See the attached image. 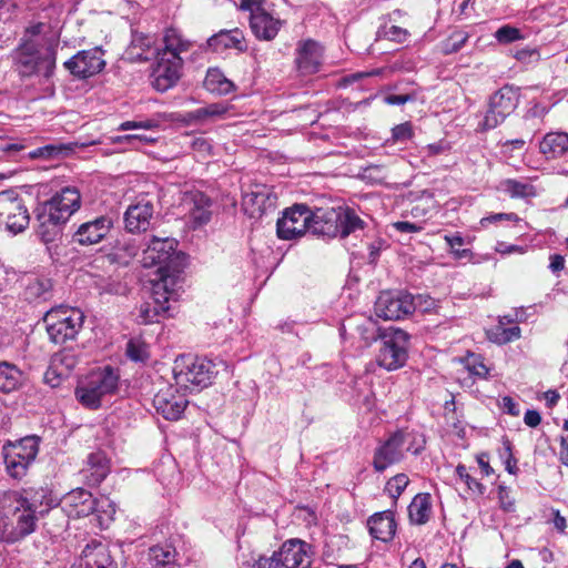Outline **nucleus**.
I'll use <instances>...</instances> for the list:
<instances>
[{
    "mask_svg": "<svg viewBox=\"0 0 568 568\" xmlns=\"http://www.w3.org/2000/svg\"><path fill=\"white\" fill-rule=\"evenodd\" d=\"M178 242L169 236H152L144 248V268L158 266L154 277H149L150 294L144 300V324L169 317L175 310L182 288L181 274L186 264V255L176 250Z\"/></svg>",
    "mask_w": 568,
    "mask_h": 568,
    "instance_id": "f257e3e1",
    "label": "nucleus"
},
{
    "mask_svg": "<svg viewBox=\"0 0 568 568\" xmlns=\"http://www.w3.org/2000/svg\"><path fill=\"white\" fill-rule=\"evenodd\" d=\"M55 505L57 500L41 489L26 493V496L17 498L9 509L0 508V539L14 542L32 534L39 517Z\"/></svg>",
    "mask_w": 568,
    "mask_h": 568,
    "instance_id": "f03ea898",
    "label": "nucleus"
},
{
    "mask_svg": "<svg viewBox=\"0 0 568 568\" xmlns=\"http://www.w3.org/2000/svg\"><path fill=\"white\" fill-rule=\"evenodd\" d=\"M81 195L77 187L67 186L36 209L37 234L45 244H52L62 236V226L80 209Z\"/></svg>",
    "mask_w": 568,
    "mask_h": 568,
    "instance_id": "7ed1b4c3",
    "label": "nucleus"
},
{
    "mask_svg": "<svg viewBox=\"0 0 568 568\" xmlns=\"http://www.w3.org/2000/svg\"><path fill=\"white\" fill-rule=\"evenodd\" d=\"M81 195L77 187L67 186L36 209L37 234L45 244H52L62 236V226L80 209Z\"/></svg>",
    "mask_w": 568,
    "mask_h": 568,
    "instance_id": "20e7f679",
    "label": "nucleus"
},
{
    "mask_svg": "<svg viewBox=\"0 0 568 568\" xmlns=\"http://www.w3.org/2000/svg\"><path fill=\"white\" fill-rule=\"evenodd\" d=\"M120 374L110 365L97 367L81 377L75 387V398L87 408L97 409L102 398L116 392Z\"/></svg>",
    "mask_w": 568,
    "mask_h": 568,
    "instance_id": "39448f33",
    "label": "nucleus"
},
{
    "mask_svg": "<svg viewBox=\"0 0 568 568\" xmlns=\"http://www.w3.org/2000/svg\"><path fill=\"white\" fill-rule=\"evenodd\" d=\"M215 365L205 357L181 355L174 362L172 375L180 388L201 390L212 384Z\"/></svg>",
    "mask_w": 568,
    "mask_h": 568,
    "instance_id": "423d86ee",
    "label": "nucleus"
},
{
    "mask_svg": "<svg viewBox=\"0 0 568 568\" xmlns=\"http://www.w3.org/2000/svg\"><path fill=\"white\" fill-rule=\"evenodd\" d=\"M50 341L63 344L74 339L82 328L84 314L79 308L69 306L53 307L43 316Z\"/></svg>",
    "mask_w": 568,
    "mask_h": 568,
    "instance_id": "0eeeda50",
    "label": "nucleus"
},
{
    "mask_svg": "<svg viewBox=\"0 0 568 568\" xmlns=\"http://www.w3.org/2000/svg\"><path fill=\"white\" fill-rule=\"evenodd\" d=\"M16 59L22 75L41 74L49 78L55 68V49L52 44L39 47L31 41L21 42Z\"/></svg>",
    "mask_w": 568,
    "mask_h": 568,
    "instance_id": "6e6552de",
    "label": "nucleus"
},
{
    "mask_svg": "<svg viewBox=\"0 0 568 568\" xmlns=\"http://www.w3.org/2000/svg\"><path fill=\"white\" fill-rule=\"evenodd\" d=\"M379 339L377 364L387 371H395L404 366L407 361L408 333L400 328L389 327L381 333Z\"/></svg>",
    "mask_w": 568,
    "mask_h": 568,
    "instance_id": "1a4fd4ad",
    "label": "nucleus"
},
{
    "mask_svg": "<svg viewBox=\"0 0 568 568\" xmlns=\"http://www.w3.org/2000/svg\"><path fill=\"white\" fill-rule=\"evenodd\" d=\"M39 452V439L36 436H26L14 443L3 446V459L7 473L12 478H22L34 462Z\"/></svg>",
    "mask_w": 568,
    "mask_h": 568,
    "instance_id": "9d476101",
    "label": "nucleus"
},
{
    "mask_svg": "<svg viewBox=\"0 0 568 568\" xmlns=\"http://www.w3.org/2000/svg\"><path fill=\"white\" fill-rule=\"evenodd\" d=\"M413 434L404 429L393 433L384 443H382L374 453L373 467L376 471L382 473L389 466L402 462L405 452L418 454L420 448H414L410 444Z\"/></svg>",
    "mask_w": 568,
    "mask_h": 568,
    "instance_id": "9b49d317",
    "label": "nucleus"
},
{
    "mask_svg": "<svg viewBox=\"0 0 568 568\" xmlns=\"http://www.w3.org/2000/svg\"><path fill=\"white\" fill-rule=\"evenodd\" d=\"M518 101L517 89L508 84L500 88L489 99L488 110L479 124L480 130L488 131L497 128L516 110Z\"/></svg>",
    "mask_w": 568,
    "mask_h": 568,
    "instance_id": "f8f14e48",
    "label": "nucleus"
},
{
    "mask_svg": "<svg viewBox=\"0 0 568 568\" xmlns=\"http://www.w3.org/2000/svg\"><path fill=\"white\" fill-rule=\"evenodd\" d=\"M29 222V212L19 194L13 190L0 192V225L18 234L28 227Z\"/></svg>",
    "mask_w": 568,
    "mask_h": 568,
    "instance_id": "ddd939ff",
    "label": "nucleus"
},
{
    "mask_svg": "<svg viewBox=\"0 0 568 568\" xmlns=\"http://www.w3.org/2000/svg\"><path fill=\"white\" fill-rule=\"evenodd\" d=\"M415 311V298L406 292H382L375 302V314L384 320L396 321Z\"/></svg>",
    "mask_w": 568,
    "mask_h": 568,
    "instance_id": "4468645a",
    "label": "nucleus"
},
{
    "mask_svg": "<svg viewBox=\"0 0 568 568\" xmlns=\"http://www.w3.org/2000/svg\"><path fill=\"white\" fill-rule=\"evenodd\" d=\"M183 58H165L155 54L150 73L151 84L159 92H165L178 84L183 74Z\"/></svg>",
    "mask_w": 568,
    "mask_h": 568,
    "instance_id": "2eb2a0df",
    "label": "nucleus"
},
{
    "mask_svg": "<svg viewBox=\"0 0 568 568\" xmlns=\"http://www.w3.org/2000/svg\"><path fill=\"white\" fill-rule=\"evenodd\" d=\"M312 211L305 204H295L283 212L277 220L276 233L281 240H293L304 235L308 231Z\"/></svg>",
    "mask_w": 568,
    "mask_h": 568,
    "instance_id": "dca6fc26",
    "label": "nucleus"
},
{
    "mask_svg": "<svg viewBox=\"0 0 568 568\" xmlns=\"http://www.w3.org/2000/svg\"><path fill=\"white\" fill-rule=\"evenodd\" d=\"M155 413L168 420H178L184 413L189 400L181 394L178 386L166 385L160 387L152 400Z\"/></svg>",
    "mask_w": 568,
    "mask_h": 568,
    "instance_id": "f3484780",
    "label": "nucleus"
},
{
    "mask_svg": "<svg viewBox=\"0 0 568 568\" xmlns=\"http://www.w3.org/2000/svg\"><path fill=\"white\" fill-rule=\"evenodd\" d=\"M71 568H118V564L108 542L91 539Z\"/></svg>",
    "mask_w": 568,
    "mask_h": 568,
    "instance_id": "a211bd4d",
    "label": "nucleus"
},
{
    "mask_svg": "<svg viewBox=\"0 0 568 568\" xmlns=\"http://www.w3.org/2000/svg\"><path fill=\"white\" fill-rule=\"evenodd\" d=\"M64 67L78 78H90L104 69L103 51L98 47L80 51L65 61Z\"/></svg>",
    "mask_w": 568,
    "mask_h": 568,
    "instance_id": "6ab92c4d",
    "label": "nucleus"
},
{
    "mask_svg": "<svg viewBox=\"0 0 568 568\" xmlns=\"http://www.w3.org/2000/svg\"><path fill=\"white\" fill-rule=\"evenodd\" d=\"M79 362V356L72 348H64L55 353L52 355L50 365L44 374L45 382L52 387L58 386L63 378H67L72 373Z\"/></svg>",
    "mask_w": 568,
    "mask_h": 568,
    "instance_id": "aec40b11",
    "label": "nucleus"
},
{
    "mask_svg": "<svg viewBox=\"0 0 568 568\" xmlns=\"http://www.w3.org/2000/svg\"><path fill=\"white\" fill-rule=\"evenodd\" d=\"M277 554L284 568L311 567V546L303 540L291 539L285 541Z\"/></svg>",
    "mask_w": 568,
    "mask_h": 568,
    "instance_id": "412c9836",
    "label": "nucleus"
},
{
    "mask_svg": "<svg viewBox=\"0 0 568 568\" xmlns=\"http://www.w3.org/2000/svg\"><path fill=\"white\" fill-rule=\"evenodd\" d=\"M60 504L68 517L81 518L93 514L95 498L89 490L77 488L65 494Z\"/></svg>",
    "mask_w": 568,
    "mask_h": 568,
    "instance_id": "4be33fe9",
    "label": "nucleus"
},
{
    "mask_svg": "<svg viewBox=\"0 0 568 568\" xmlns=\"http://www.w3.org/2000/svg\"><path fill=\"white\" fill-rule=\"evenodd\" d=\"M184 206L187 210L186 223L191 229L196 230L206 225L211 220V200L201 192H194L184 199Z\"/></svg>",
    "mask_w": 568,
    "mask_h": 568,
    "instance_id": "5701e85b",
    "label": "nucleus"
},
{
    "mask_svg": "<svg viewBox=\"0 0 568 568\" xmlns=\"http://www.w3.org/2000/svg\"><path fill=\"white\" fill-rule=\"evenodd\" d=\"M339 219L341 215L338 214V207H318L315 211H312L307 232H311L314 235L336 237L338 236L339 231Z\"/></svg>",
    "mask_w": 568,
    "mask_h": 568,
    "instance_id": "b1692460",
    "label": "nucleus"
},
{
    "mask_svg": "<svg viewBox=\"0 0 568 568\" xmlns=\"http://www.w3.org/2000/svg\"><path fill=\"white\" fill-rule=\"evenodd\" d=\"M112 227V220L106 216L82 223L73 235L74 242L80 245H93L101 242Z\"/></svg>",
    "mask_w": 568,
    "mask_h": 568,
    "instance_id": "393cba45",
    "label": "nucleus"
},
{
    "mask_svg": "<svg viewBox=\"0 0 568 568\" xmlns=\"http://www.w3.org/2000/svg\"><path fill=\"white\" fill-rule=\"evenodd\" d=\"M296 67L303 75L316 73L322 63V48L313 41L306 40L297 48Z\"/></svg>",
    "mask_w": 568,
    "mask_h": 568,
    "instance_id": "a878e982",
    "label": "nucleus"
},
{
    "mask_svg": "<svg viewBox=\"0 0 568 568\" xmlns=\"http://www.w3.org/2000/svg\"><path fill=\"white\" fill-rule=\"evenodd\" d=\"M250 28L260 40L270 41L276 37L281 21L274 19L264 8L250 14Z\"/></svg>",
    "mask_w": 568,
    "mask_h": 568,
    "instance_id": "bb28decb",
    "label": "nucleus"
},
{
    "mask_svg": "<svg viewBox=\"0 0 568 568\" xmlns=\"http://www.w3.org/2000/svg\"><path fill=\"white\" fill-rule=\"evenodd\" d=\"M369 534L373 538L387 542L396 532V521L390 510L374 514L367 521Z\"/></svg>",
    "mask_w": 568,
    "mask_h": 568,
    "instance_id": "cd10ccee",
    "label": "nucleus"
},
{
    "mask_svg": "<svg viewBox=\"0 0 568 568\" xmlns=\"http://www.w3.org/2000/svg\"><path fill=\"white\" fill-rule=\"evenodd\" d=\"M192 48V42L185 39L181 32L174 28H168L162 38V47L156 48L155 52L159 55L170 58H182V54Z\"/></svg>",
    "mask_w": 568,
    "mask_h": 568,
    "instance_id": "c85d7f7f",
    "label": "nucleus"
},
{
    "mask_svg": "<svg viewBox=\"0 0 568 568\" xmlns=\"http://www.w3.org/2000/svg\"><path fill=\"white\" fill-rule=\"evenodd\" d=\"M540 153L549 161L568 155V133L555 131L545 134L539 143Z\"/></svg>",
    "mask_w": 568,
    "mask_h": 568,
    "instance_id": "c756f323",
    "label": "nucleus"
},
{
    "mask_svg": "<svg viewBox=\"0 0 568 568\" xmlns=\"http://www.w3.org/2000/svg\"><path fill=\"white\" fill-rule=\"evenodd\" d=\"M110 459L104 452L98 450L88 456L82 474L90 485H99L110 473Z\"/></svg>",
    "mask_w": 568,
    "mask_h": 568,
    "instance_id": "7c9ffc66",
    "label": "nucleus"
},
{
    "mask_svg": "<svg viewBox=\"0 0 568 568\" xmlns=\"http://www.w3.org/2000/svg\"><path fill=\"white\" fill-rule=\"evenodd\" d=\"M207 45L214 51L236 49L243 52L246 50L244 34L237 28L219 31L207 39Z\"/></svg>",
    "mask_w": 568,
    "mask_h": 568,
    "instance_id": "2f4dec72",
    "label": "nucleus"
},
{
    "mask_svg": "<svg viewBox=\"0 0 568 568\" xmlns=\"http://www.w3.org/2000/svg\"><path fill=\"white\" fill-rule=\"evenodd\" d=\"M24 373L14 364L0 362V394L18 390L24 383Z\"/></svg>",
    "mask_w": 568,
    "mask_h": 568,
    "instance_id": "473e14b6",
    "label": "nucleus"
},
{
    "mask_svg": "<svg viewBox=\"0 0 568 568\" xmlns=\"http://www.w3.org/2000/svg\"><path fill=\"white\" fill-rule=\"evenodd\" d=\"M52 296V282L43 276H30L24 287V297L30 302H44Z\"/></svg>",
    "mask_w": 568,
    "mask_h": 568,
    "instance_id": "72a5a7b5",
    "label": "nucleus"
},
{
    "mask_svg": "<svg viewBox=\"0 0 568 568\" xmlns=\"http://www.w3.org/2000/svg\"><path fill=\"white\" fill-rule=\"evenodd\" d=\"M432 513L430 495L417 494L408 506V516L413 524L424 525L429 520Z\"/></svg>",
    "mask_w": 568,
    "mask_h": 568,
    "instance_id": "f704fd0d",
    "label": "nucleus"
},
{
    "mask_svg": "<svg viewBox=\"0 0 568 568\" xmlns=\"http://www.w3.org/2000/svg\"><path fill=\"white\" fill-rule=\"evenodd\" d=\"M204 88L215 94L225 95L234 90V83L217 68H210L203 81Z\"/></svg>",
    "mask_w": 568,
    "mask_h": 568,
    "instance_id": "c9c22d12",
    "label": "nucleus"
},
{
    "mask_svg": "<svg viewBox=\"0 0 568 568\" xmlns=\"http://www.w3.org/2000/svg\"><path fill=\"white\" fill-rule=\"evenodd\" d=\"M145 358L146 353L144 352V359ZM171 373L172 369L164 363L154 362L152 366L144 364V375H146V379L151 385L150 392H156L160 387L171 385L168 381Z\"/></svg>",
    "mask_w": 568,
    "mask_h": 568,
    "instance_id": "e433bc0d",
    "label": "nucleus"
},
{
    "mask_svg": "<svg viewBox=\"0 0 568 568\" xmlns=\"http://www.w3.org/2000/svg\"><path fill=\"white\" fill-rule=\"evenodd\" d=\"M149 568H172L175 565V552L171 546H153L149 549Z\"/></svg>",
    "mask_w": 568,
    "mask_h": 568,
    "instance_id": "4c0bfd02",
    "label": "nucleus"
},
{
    "mask_svg": "<svg viewBox=\"0 0 568 568\" xmlns=\"http://www.w3.org/2000/svg\"><path fill=\"white\" fill-rule=\"evenodd\" d=\"M341 219L338 221V236L347 237L349 234L364 229V221L355 213L354 210L348 207H338Z\"/></svg>",
    "mask_w": 568,
    "mask_h": 568,
    "instance_id": "58836bf2",
    "label": "nucleus"
},
{
    "mask_svg": "<svg viewBox=\"0 0 568 568\" xmlns=\"http://www.w3.org/2000/svg\"><path fill=\"white\" fill-rule=\"evenodd\" d=\"M520 334L521 329L519 326L506 327L504 318H500L499 323L488 331V338L496 344L504 345L518 339Z\"/></svg>",
    "mask_w": 568,
    "mask_h": 568,
    "instance_id": "ea45409f",
    "label": "nucleus"
},
{
    "mask_svg": "<svg viewBox=\"0 0 568 568\" xmlns=\"http://www.w3.org/2000/svg\"><path fill=\"white\" fill-rule=\"evenodd\" d=\"M116 508L115 504L109 497L95 499L93 514L95 515L98 525L101 529L108 528L113 521Z\"/></svg>",
    "mask_w": 568,
    "mask_h": 568,
    "instance_id": "a19ab883",
    "label": "nucleus"
},
{
    "mask_svg": "<svg viewBox=\"0 0 568 568\" xmlns=\"http://www.w3.org/2000/svg\"><path fill=\"white\" fill-rule=\"evenodd\" d=\"M501 184H503V190L510 197L529 199V197H535L537 195L536 187L527 181L507 179Z\"/></svg>",
    "mask_w": 568,
    "mask_h": 568,
    "instance_id": "79ce46f5",
    "label": "nucleus"
},
{
    "mask_svg": "<svg viewBox=\"0 0 568 568\" xmlns=\"http://www.w3.org/2000/svg\"><path fill=\"white\" fill-rule=\"evenodd\" d=\"M229 111V106L223 103H211L209 105L199 108L194 111L186 113V119L189 121H203L209 118H222Z\"/></svg>",
    "mask_w": 568,
    "mask_h": 568,
    "instance_id": "37998d69",
    "label": "nucleus"
},
{
    "mask_svg": "<svg viewBox=\"0 0 568 568\" xmlns=\"http://www.w3.org/2000/svg\"><path fill=\"white\" fill-rule=\"evenodd\" d=\"M124 229L126 232L140 233L142 226V206L140 203L131 204L124 213Z\"/></svg>",
    "mask_w": 568,
    "mask_h": 568,
    "instance_id": "c03bdc74",
    "label": "nucleus"
},
{
    "mask_svg": "<svg viewBox=\"0 0 568 568\" xmlns=\"http://www.w3.org/2000/svg\"><path fill=\"white\" fill-rule=\"evenodd\" d=\"M469 36L465 31H455L440 44L444 54H452L459 51L467 42Z\"/></svg>",
    "mask_w": 568,
    "mask_h": 568,
    "instance_id": "a18cd8bd",
    "label": "nucleus"
},
{
    "mask_svg": "<svg viewBox=\"0 0 568 568\" xmlns=\"http://www.w3.org/2000/svg\"><path fill=\"white\" fill-rule=\"evenodd\" d=\"M409 479L407 475L397 474L386 483L385 491L389 495L392 499L396 501L407 487Z\"/></svg>",
    "mask_w": 568,
    "mask_h": 568,
    "instance_id": "49530a36",
    "label": "nucleus"
},
{
    "mask_svg": "<svg viewBox=\"0 0 568 568\" xmlns=\"http://www.w3.org/2000/svg\"><path fill=\"white\" fill-rule=\"evenodd\" d=\"M456 474L467 485L468 490L477 495H484L486 487L469 475L465 465L459 464L456 467Z\"/></svg>",
    "mask_w": 568,
    "mask_h": 568,
    "instance_id": "de8ad7c7",
    "label": "nucleus"
},
{
    "mask_svg": "<svg viewBox=\"0 0 568 568\" xmlns=\"http://www.w3.org/2000/svg\"><path fill=\"white\" fill-rule=\"evenodd\" d=\"M43 29H44V23H42V22H37V23L30 24L29 27L26 28V31L21 39V42L31 41L36 45L47 47L48 44H45L43 39L40 37Z\"/></svg>",
    "mask_w": 568,
    "mask_h": 568,
    "instance_id": "09e8293b",
    "label": "nucleus"
},
{
    "mask_svg": "<svg viewBox=\"0 0 568 568\" xmlns=\"http://www.w3.org/2000/svg\"><path fill=\"white\" fill-rule=\"evenodd\" d=\"M495 38L499 43H511L523 39V34L519 29L506 24L497 29Z\"/></svg>",
    "mask_w": 568,
    "mask_h": 568,
    "instance_id": "8fccbe9b",
    "label": "nucleus"
},
{
    "mask_svg": "<svg viewBox=\"0 0 568 568\" xmlns=\"http://www.w3.org/2000/svg\"><path fill=\"white\" fill-rule=\"evenodd\" d=\"M356 329L366 345H369L373 341H376L381 335L376 324L371 320H365L362 324L357 325Z\"/></svg>",
    "mask_w": 568,
    "mask_h": 568,
    "instance_id": "3c124183",
    "label": "nucleus"
},
{
    "mask_svg": "<svg viewBox=\"0 0 568 568\" xmlns=\"http://www.w3.org/2000/svg\"><path fill=\"white\" fill-rule=\"evenodd\" d=\"M466 366L471 375H475V376H478L481 378H486L488 376L489 369L484 364V361H483L481 356H479V355H470L467 358Z\"/></svg>",
    "mask_w": 568,
    "mask_h": 568,
    "instance_id": "603ef678",
    "label": "nucleus"
},
{
    "mask_svg": "<svg viewBox=\"0 0 568 568\" xmlns=\"http://www.w3.org/2000/svg\"><path fill=\"white\" fill-rule=\"evenodd\" d=\"M445 241L447 245L452 248V252L456 258H468L473 256V253L468 248L455 250L456 246H462L464 244V240L459 235H446Z\"/></svg>",
    "mask_w": 568,
    "mask_h": 568,
    "instance_id": "864d4df0",
    "label": "nucleus"
},
{
    "mask_svg": "<svg viewBox=\"0 0 568 568\" xmlns=\"http://www.w3.org/2000/svg\"><path fill=\"white\" fill-rule=\"evenodd\" d=\"M498 501L501 510L506 513L515 511V499L510 496V489L505 485L498 486Z\"/></svg>",
    "mask_w": 568,
    "mask_h": 568,
    "instance_id": "5fc2aeb1",
    "label": "nucleus"
},
{
    "mask_svg": "<svg viewBox=\"0 0 568 568\" xmlns=\"http://www.w3.org/2000/svg\"><path fill=\"white\" fill-rule=\"evenodd\" d=\"M514 58L524 64H534L540 60V53L537 49L524 48L517 50Z\"/></svg>",
    "mask_w": 568,
    "mask_h": 568,
    "instance_id": "6e6d98bb",
    "label": "nucleus"
},
{
    "mask_svg": "<svg viewBox=\"0 0 568 568\" xmlns=\"http://www.w3.org/2000/svg\"><path fill=\"white\" fill-rule=\"evenodd\" d=\"M281 559L278 557L277 551H274L271 557L260 556L251 565V568H280Z\"/></svg>",
    "mask_w": 568,
    "mask_h": 568,
    "instance_id": "4d7b16f0",
    "label": "nucleus"
},
{
    "mask_svg": "<svg viewBox=\"0 0 568 568\" xmlns=\"http://www.w3.org/2000/svg\"><path fill=\"white\" fill-rule=\"evenodd\" d=\"M392 136L394 141L405 142L413 136L412 125L408 122L400 123L393 128Z\"/></svg>",
    "mask_w": 568,
    "mask_h": 568,
    "instance_id": "13d9d810",
    "label": "nucleus"
},
{
    "mask_svg": "<svg viewBox=\"0 0 568 568\" xmlns=\"http://www.w3.org/2000/svg\"><path fill=\"white\" fill-rule=\"evenodd\" d=\"M125 354L133 362L142 359V342L139 338L130 339L126 344Z\"/></svg>",
    "mask_w": 568,
    "mask_h": 568,
    "instance_id": "bf43d9fd",
    "label": "nucleus"
},
{
    "mask_svg": "<svg viewBox=\"0 0 568 568\" xmlns=\"http://www.w3.org/2000/svg\"><path fill=\"white\" fill-rule=\"evenodd\" d=\"M192 150L200 156L205 158L211 154L212 145L205 138H195L191 143Z\"/></svg>",
    "mask_w": 568,
    "mask_h": 568,
    "instance_id": "052dcab7",
    "label": "nucleus"
},
{
    "mask_svg": "<svg viewBox=\"0 0 568 568\" xmlns=\"http://www.w3.org/2000/svg\"><path fill=\"white\" fill-rule=\"evenodd\" d=\"M385 168L378 164H372L365 168L364 176L376 182H383L386 179L384 174Z\"/></svg>",
    "mask_w": 568,
    "mask_h": 568,
    "instance_id": "680f3d73",
    "label": "nucleus"
},
{
    "mask_svg": "<svg viewBox=\"0 0 568 568\" xmlns=\"http://www.w3.org/2000/svg\"><path fill=\"white\" fill-rule=\"evenodd\" d=\"M499 407L511 416H518L520 413L518 404L510 396H504L499 402Z\"/></svg>",
    "mask_w": 568,
    "mask_h": 568,
    "instance_id": "e2e57ef3",
    "label": "nucleus"
},
{
    "mask_svg": "<svg viewBox=\"0 0 568 568\" xmlns=\"http://www.w3.org/2000/svg\"><path fill=\"white\" fill-rule=\"evenodd\" d=\"M414 100V94H388L384 99L385 103L389 105H402Z\"/></svg>",
    "mask_w": 568,
    "mask_h": 568,
    "instance_id": "0e129e2a",
    "label": "nucleus"
},
{
    "mask_svg": "<svg viewBox=\"0 0 568 568\" xmlns=\"http://www.w3.org/2000/svg\"><path fill=\"white\" fill-rule=\"evenodd\" d=\"M264 0H240L239 10L247 11L250 14L263 9Z\"/></svg>",
    "mask_w": 568,
    "mask_h": 568,
    "instance_id": "69168bd1",
    "label": "nucleus"
},
{
    "mask_svg": "<svg viewBox=\"0 0 568 568\" xmlns=\"http://www.w3.org/2000/svg\"><path fill=\"white\" fill-rule=\"evenodd\" d=\"M393 226L402 233H416L423 230L420 225L407 221L396 222Z\"/></svg>",
    "mask_w": 568,
    "mask_h": 568,
    "instance_id": "338daca9",
    "label": "nucleus"
},
{
    "mask_svg": "<svg viewBox=\"0 0 568 568\" xmlns=\"http://www.w3.org/2000/svg\"><path fill=\"white\" fill-rule=\"evenodd\" d=\"M386 36L394 41L402 42L406 39L407 31L397 26H392L386 31Z\"/></svg>",
    "mask_w": 568,
    "mask_h": 568,
    "instance_id": "774afa93",
    "label": "nucleus"
}]
</instances>
